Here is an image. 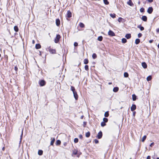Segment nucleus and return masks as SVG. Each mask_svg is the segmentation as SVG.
<instances>
[{
	"label": "nucleus",
	"mask_w": 159,
	"mask_h": 159,
	"mask_svg": "<svg viewBox=\"0 0 159 159\" xmlns=\"http://www.w3.org/2000/svg\"><path fill=\"white\" fill-rule=\"evenodd\" d=\"M60 38H61V36L60 35H59V34L57 35L56 37L54 39L55 43H57L59 42Z\"/></svg>",
	"instance_id": "1"
},
{
	"label": "nucleus",
	"mask_w": 159,
	"mask_h": 159,
	"mask_svg": "<svg viewBox=\"0 0 159 159\" xmlns=\"http://www.w3.org/2000/svg\"><path fill=\"white\" fill-rule=\"evenodd\" d=\"M47 50L49 51V52L52 54H54L56 53V50L55 49H52L50 47H48L47 48Z\"/></svg>",
	"instance_id": "2"
},
{
	"label": "nucleus",
	"mask_w": 159,
	"mask_h": 159,
	"mask_svg": "<svg viewBox=\"0 0 159 159\" xmlns=\"http://www.w3.org/2000/svg\"><path fill=\"white\" fill-rule=\"evenodd\" d=\"M39 84L41 86H43L45 85L46 82L44 80H42L39 81Z\"/></svg>",
	"instance_id": "3"
},
{
	"label": "nucleus",
	"mask_w": 159,
	"mask_h": 159,
	"mask_svg": "<svg viewBox=\"0 0 159 159\" xmlns=\"http://www.w3.org/2000/svg\"><path fill=\"white\" fill-rule=\"evenodd\" d=\"M108 35L111 36H113L115 35V33L111 30H110L108 32Z\"/></svg>",
	"instance_id": "4"
},
{
	"label": "nucleus",
	"mask_w": 159,
	"mask_h": 159,
	"mask_svg": "<svg viewBox=\"0 0 159 159\" xmlns=\"http://www.w3.org/2000/svg\"><path fill=\"white\" fill-rule=\"evenodd\" d=\"M102 131H100L98 133V134L97 135V138L98 139H100L102 137Z\"/></svg>",
	"instance_id": "5"
},
{
	"label": "nucleus",
	"mask_w": 159,
	"mask_h": 159,
	"mask_svg": "<svg viewBox=\"0 0 159 159\" xmlns=\"http://www.w3.org/2000/svg\"><path fill=\"white\" fill-rule=\"evenodd\" d=\"M153 8L152 7H149L148 9L147 12L149 14H151L153 11Z\"/></svg>",
	"instance_id": "6"
},
{
	"label": "nucleus",
	"mask_w": 159,
	"mask_h": 159,
	"mask_svg": "<svg viewBox=\"0 0 159 159\" xmlns=\"http://www.w3.org/2000/svg\"><path fill=\"white\" fill-rule=\"evenodd\" d=\"M131 110L132 111H134L136 109V106L134 104H133L132 106L131 107Z\"/></svg>",
	"instance_id": "7"
},
{
	"label": "nucleus",
	"mask_w": 159,
	"mask_h": 159,
	"mask_svg": "<svg viewBox=\"0 0 159 159\" xmlns=\"http://www.w3.org/2000/svg\"><path fill=\"white\" fill-rule=\"evenodd\" d=\"M56 25L57 26H59L60 24V21L59 19H57L56 21Z\"/></svg>",
	"instance_id": "8"
},
{
	"label": "nucleus",
	"mask_w": 159,
	"mask_h": 159,
	"mask_svg": "<svg viewBox=\"0 0 159 159\" xmlns=\"http://www.w3.org/2000/svg\"><path fill=\"white\" fill-rule=\"evenodd\" d=\"M142 65L144 69H146L147 68V65L146 63L145 62H142Z\"/></svg>",
	"instance_id": "9"
},
{
	"label": "nucleus",
	"mask_w": 159,
	"mask_h": 159,
	"mask_svg": "<svg viewBox=\"0 0 159 159\" xmlns=\"http://www.w3.org/2000/svg\"><path fill=\"white\" fill-rule=\"evenodd\" d=\"M74 97L75 99L76 100L78 99V95L77 94V93L75 92L74 93H73Z\"/></svg>",
	"instance_id": "10"
},
{
	"label": "nucleus",
	"mask_w": 159,
	"mask_h": 159,
	"mask_svg": "<svg viewBox=\"0 0 159 159\" xmlns=\"http://www.w3.org/2000/svg\"><path fill=\"white\" fill-rule=\"evenodd\" d=\"M127 3L128 4L131 6H132L134 5V4L131 0H129V1L127 2Z\"/></svg>",
	"instance_id": "11"
},
{
	"label": "nucleus",
	"mask_w": 159,
	"mask_h": 159,
	"mask_svg": "<svg viewBox=\"0 0 159 159\" xmlns=\"http://www.w3.org/2000/svg\"><path fill=\"white\" fill-rule=\"evenodd\" d=\"M51 142L50 145H53L55 141V139L54 138H51Z\"/></svg>",
	"instance_id": "12"
},
{
	"label": "nucleus",
	"mask_w": 159,
	"mask_h": 159,
	"mask_svg": "<svg viewBox=\"0 0 159 159\" xmlns=\"http://www.w3.org/2000/svg\"><path fill=\"white\" fill-rule=\"evenodd\" d=\"M67 16L68 18H70L71 16V13L69 11H67Z\"/></svg>",
	"instance_id": "13"
},
{
	"label": "nucleus",
	"mask_w": 159,
	"mask_h": 159,
	"mask_svg": "<svg viewBox=\"0 0 159 159\" xmlns=\"http://www.w3.org/2000/svg\"><path fill=\"white\" fill-rule=\"evenodd\" d=\"M142 19L143 21H146L147 20V17L146 16H143L142 17Z\"/></svg>",
	"instance_id": "14"
},
{
	"label": "nucleus",
	"mask_w": 159,
	"mask_h": 159,
	"mask_svg": "<svg viewBox=\"0 0 159 159\" xmlns=\"http://www.w3.org/2000/svg\"><path fill=\"white\" fill-rule=\"evenodd\" d=\"M125 37L127 39H130L131 37V34H127L125 36Z\"/></svg>",
	"instance_id": "15"
},
{
	"label": "nucleus",
	"mask_w": 159,
	"mask_h": 159,
	"mask_svg": "<svg viewBox=\"0 0 159 159\" xmlns=\"http://www.w3.org/2000/svg\"><path fill=\"white\" fill-rule=\"evenodd\" d=\"M119 88L118 87H115L113 89V91L115 92H116L118 91Z\"/></svg>",
	"instance_id": "16"
},
{
	"label": "nucleus",
	"mask_w": 159,
	"mask_h": 159,
	"mask_svg": "<svg viewBox=\"0 0 159 159\" xmlns=\"http://www.w3.org/2000/svg\"><path fill=\"white\" fill-rule=\"evenodd\" d=\"M41 46L40 44H36L35 45V48L37 49H38L40 48Z\"/></svg>",
	"instance_id": "17"
},
{
	"label": "nucleus",
	"mask_w": 159,
	"mask_h": 159,
	"mask_svg": "<svg viewBox=\"0 0 159 159\" xmlns=\"http://www.w3.org/2000/svg\"><path fill=\"white\" fill-rule=\"evenodd\" d=\"M138 28H139L141 30H143L144 29V28L143 27L141 26V25H139L138 26Z\"/></svg>",
	"instance_id": "18"
},
{
	"label": "nucleus",
	"mask_w": 159,
	"mask_h": 159,
	"mask_svg": "<svg viewBox=\"0 0 159 159\" xmlns=\"http://www.w3.org/2000/svg\"><path fill=\"white\" fill-rule=\"evenodd\" d=\"M140 39H137L135 40V43L136 44H138L140 43Z\"/></svg>",
	"instance_id": "19"
},
{
	"label": "nucleus",
	"mask_w": 159,
	"mask_h": 159,
	"mask_svg": "<svg viewBox=\"0 0 159 159\" xmlns=\"http://www.w3.org/2000/svg\"><path fill=\"white\" fill-rule=\"evenodd\" d=\"M43 153V151L42 150H39L38 152V154L39 155H42Z\"/></svg>",
	"instance_id": "20"
},
{
	"label": "nucleus",
	"mask_w": 159,
	"mask_h": 159,
	"mask_svg": "<svg viewBox=\"0 0 159 159\" xmlns=\"http://www.w3.org/2000/svg\"><path fill=\"white\" fill-rule=\"evenodd\" d=\"M132 99H133V101H135L136 100V97L135 95L134 94H133L132 95Z\"/></svg>",
	"instance_id": "21"
},
{
	"label": "nucleus",
	"mask_w": 159,
	"mask_h": 159,
	"mask_svg": "<svg viewBox=\"0 0 159 159\" xmlns=\"http://www.w3.org/2000/svg\"><path fill=\"white\" fill-rule=\"evenodd\" d=\"M102 39H103V38H102V36H100L98 37L97 39L98 41H101L102 40Z\"/></svg>",
	"instance_id": "22"
},
{
	"label": "nucleus",
	"mask_w": 159,
	"mask_h": 159,
	"mask_svg": "<svg viewBox=\"0 0 159 159\" xmlns=\"http://www.w3.org/2000/svg\"><path fill=\"white\" fill-rule=\"evenodd\" d=\"M14 30L16 32H18V27L16 26H15L14 27Z\"/></svg>",
	"instance_id": "23"
},
{
	"label": "nucleus",
	"mask_w": 159,
	"mask_h": 159,
	"mask_svg": "<svg viewBox=\"0 0 159 159\" xmlns=\"http://www.w3.org/2000/svg\"><path fill=\"white\" fill-rule=\"evenodd\" d=\"M61 143V142L60 140H58L56 141V145H59Z\"/></svg>",
	"instance_id": "24"
},
{
	"label": "nucleus",
	"mask_w": 159,
	"mask_h": 159,
	"mask_svg": "<svg viewBox=\"0 0 159 159\" xmlns=\"http://www.w3.org/2000/svg\"><path fill=\"white\" fill-rule=\"evenodd\" d=\"M90 133L89 132H87L86 133L85 136L86 137L88 138L90 136Z\"/></svg>",
	"instance_id": "25"
},
{
	"label": "nucleus",
	"mask_w": 159,
	"mask_h": 159,
	"mask_svg": "<svg viewBox=\"0 0 159 159\" xmlns=\"http://www.w3.org/2000/svg\"><path fill=\"white\" fill-rule=\"evenodd\" d=\"M152 79V76L151 75L149 76L147 78V80L148 81Z\"/></svg>",
	"instance_id": "26"
},
{
	"label": "nucleus",
	"mask_w": 159,
	"mask_h": 159,
	"mask_svg": "<svg viewBox=\"0 0 159 159\" xmlns=\"http://www.w3.org/2000/svg\"><path fill=\"white\" fill-rule=\"evenodd\" d=\"M127 40L125 38H123L122 39V42L123 43H125L126 42Z\"/></svg>",
	"instance_id": "27"
},
{
	"label": "nucleus",
	"mask_w": 159,
	"mask_h": 159,
	"mask_svg": "<svg viewBox=\"0 0 159 159\" xmlns=\"http://www.w3.org/2000/svg\"><path fill=\"white\" fill-rule=\"evenodd\" d=\"M71 90L73 92V93H74L75 92V88L73 86L71 87Z\"/></svg>",
	"instance_id": "28"
},
{
	"label": "nucleus",
	"mask_w": 159,
	"mask_h": 159,
	"mask_svg": "<svg viewBox=\"0 0 159 159\" xmlns=\"http://www.w3.org/2000/svg\"><path fill=\"white\" fill-rule=\"evenodd\" d=\"M104 3L106 5L109 4V2L107 1V0H103Z\"/></svg>",
	"instance_id": "29"
},
{
	"label": "nucleus",
	"mask_w": 159,
	"mask_h": 159,
	"mask_svg": "<svg viewBox=\"0 0 159 159\" xmlns=\"http://www.w3.org/2000/svg\"><path fill=\"white\" fill-rule=\"evenodd\" d=\"M79 25L80 27L81 28H83L84 27V25L82 23H80Z\"/></svg>",
	"instance_id": "30"
},
{
	"label": "nucleus",
	"mask_w": 159,
	"mask_h": 159,
	"mask_svg": "<svg viewBox=\"0 0 159 159\" xmlns=\"http://www.w3.org/2000/svg\"><path fill=\"white\" fill-rule=\"evenodd\" d=\"M92 57L93 59H95L97 57V55L95 53H93L92 55Z\"/></svg>",
	"instance_id": "31"
},
{
	"label": "nucleus",
	"mask_w": 159,
	"mask_h": 159,
	"mask_svg": "<svg viewBox=\"0 0 159 159\" xmlns=\"http://www.w3.org/2000/svg\"><path fill=\"white\" fill-rule=\"evenodd\" d=\"M110 16L113 18H114L116 17V15L115 14H110Z\"/></svg>",
	"instance_id": "32"
},
{
	"label": "nucleus",
	"mask_w": 159,
	"mask_h": 159,
	"mask_svg": "<svg viewBox=\"0 0 159 159\" xmlns=\"http://www.w3.org/2000/svg\"><path fill=\"white\" fill-rule=\"evenodd\" d=\"M104 116L106 117H107L109 116V113L108 111L106 112L104 114Z\"/></svg>",
	"instance_id": "33"
},
{
	"label": "nucleus",
	"mask_w": 159,
	"mask_h": 159,
	"mask_svg": "<svg viewBox=\"0 0 159 159\" xmlns=\"http://www.w3.org/2000/svg\"><path fill=\"white\" fill-rule=\"evenodd\" d=\"M129 75L127 72H125L124 73V76L125 77H128Z\"/></svg>",
	"instance_id": "34"
},
{
	"label": "nucleus",
	"mask_w": 159,
	"mask_h": 159,
	"mask_svg": "<svg viewBox=\"0 0 159 159\" xmlns=\"http://www.w3.org/2000/svg\"><path fill=\"white\" fill-rule=\"evenodd\" d=\"M146 135H144L143 137V138H142V141L143 142H144V141H145V139H146Z\"/></svg>",
	"instance_id": "35"
},
{
	"label": "nucleus",
	"mask_w": 159,
	"mask_h": 159,
	"mask_svg": "<svg viewBox=\"0 0 159 159\" xmlns=\"http://www.w3.org/2000/svg\"><path fill=\"white\" fill-rule=\"evenodd\" d=\"M88 63V61L87 59H85L84 60V63L85 64H86Z\"/></svg>",
	"instance_id": "36"
},
{
	"label": "nucleus",
	"mask_w": 159,
	"mask_h": 159,
	"mask_svg": "<svg viewBox=\"0 0 159 159\" xmlns=\"http://www.w3.org/2000/svg\"><path fill=\"white\" fill-rule=\"evenodd\" d=\"M106 125V124L105 122L103 121L101 123V126L103 127Z\"/></svg>",
	"instance_id": "37"
},
{
	"label": "nucleus",
	"mask_w": 159,
	"mask_h": 159,
	"mask_svg": "<svg viewBox=\"0 0 159 159\" xmlns=\"http://www.w3.org/2000/svg\"><path fill=\"white\" fill-rule=\"evenodd\" d=\"M78 142V138H75L74 139V142L75 143H77Z\"/></svg>",
	"instance_id": "38"
},
{
	"label": "nucleus",
	"mask_w": 159,
	"mask_h": 159,
	"mask_svg": "<svg viewBox=\"0 0 159 159\" xmlns=\"http://www.w3.org/2000/svg\"><path fill=\"white\" fill-rule=\"evenodd\" d=\"M77 151L76 150H75L73 151V154H74L75 155H76L77 154Z\"/></svg>",
	"instance_id": "39"
},
{
	"label": "nucleus",
	"mask_w": 159,
	"mask_h": 159,
	"mask_svg": "<svg viewBox=\"0 0 159 159\" xmlns=\"http://www.w3.org/2000/svg\"><path fill=\"white\" fill-rule=\"evenodd\" d=\"M122 20H123V19L122 18L119 17V18L118 19V21L119 22H120L122 21Z\"/></svg>",
	"instance_id": "40"
},
{
	"label": "nucleus",
	"mask_w": 159,
	"mask_h": 159,
	"mask_svg": "<svg viewBox=\"0 0 159 159\" xmlns=\"http://www.w3.org/2000/svg\"><path fill=\"white\" fill-rule=\"evenodd\" d=\"M103 122H107L108 121V119L107 118H104L103 119Z\"/></svg>",
	"instance_id": "41"
},
{
	"label": "nucleus",
	"mask_w": 159,
	"mask_h": 159,
	"mask_svg": "<svg viewBox=\"0 0 159 159\" xmlns=\"http://www.w3.org/2000/svg\"><path fill=\"white\" fill-rule=\"evenodd\" d=\"M85 69L86 70H89V66L88 65H85L84 67Z\"/></svg>",
	"instance_id": "42"
},
{
	"label": "nucleus",
	"mask_w": 159,
	"mask_h": 159,
	"mask_svg": "<svg viewBox=\"0 0 159 159\" xmlns=\"http://www.w3.org/2000/svg\"><path fill=\"white\" fill-rule=\"evenodd\" d=\"M140 11L141 12H143L144 11V9L143 8H140Z\"/></svg>",
	"instance_id": "43"
},
{
	"label": "nucleus",
	"mask_w": 159,
	"mask_h": 159,
	"mask_svg": "<svg viewBox=\"0 0 159 159\" xmlns=\"http://www.w3.org/2000/svg\"><path fill=\"white\" fill-rule=\"evenodd\" d=\"M142 36V34L141 33H139L138 34V37L139 38H140L141 37V36Z\"/></svg>",
	"instance_id": "44"
},
{
	"label": "nucleus",
	"mask_w": 159,
	"mask_h": 159,
	"mask_svg": "<svg viewBox=\"0 0 159 159\" xmlns=\"http://www.w3.org/2000/svg\"><path fill=\"white\" fill-rule=\"evenodd\" d=\"M94 141L95 143H97L98 142V141L97 139H94Z\"/></svg>",
	"instance_id": "45"
},
{
	"label": "nucleus",
	"mask_w": 159,
	"mask_h": 159,
	"mask_svg": "<svg viewBox=\"0 0 159 159\" xmlns=\"http://www.w3.org/2000/svg\"><path fill=\"white\" fill-rule=\"evenodd\" d=\"M154 145V143H151V144H150V146L151 147H152Z\"/></svg>",
	"instance_id": "46"
},
{
	"label": "nucleus",
	"mask_w": 159,
	"mask_h": 159,
	"mask_svg": "<svg viewBox=\"0 0 159 159\" xmlns=\"http://www.w3.org/2000/svg\"><path fill=\"white\" fill-rule=\"evenodd\" d=\"M74 45L75 47L77 46L78 45V43L76 42H75L74 43Z\"/></svg>",
	"instance_id": "47"
},
{
	"label": "nucleus",
	"mask_w": 159,
	"mask_h": 159,
	"mask_svg": "<svg viewBox=\"0 0 159 159\" xmlns=\"http://www.w3.org/2000/svg\"><path fill=\"white\" fill-rule=\"evenodd\" d=\"M23 130H22V131L21 134V136H20V141L21 140L22 136V135H23Z\"/></svg>",
	"instance_id": "48"
},
{
	"label": "nucleus",
	"mask_w": 159,
	"mask_h": 159,
	"mask_svg": "<svg viewBox=\"0 0 159 159\" xmlns=\"http://www.w3.org/2000/svg\"><path fill=\"white\" fill-rule=\"evenodd\" d=\"M79 138L80 139H82L83 138L82 135H79Z\"/></svg>",
	"instance_id": "49"
},
{
	"label": "nucleus",
	"mask_w": 159,
	"mask_h": 159,
	"mask_svg": "<svg viewBox=\"0 0 159 159\" xmlns=\"http://www.w3.org/2000/svg\"><path fill=\"white\" fill-rule=\"evenodd\" d=\"M14 69L16 71H17L18 70V68L17 67L15 66V67Z\"/></svg>",
	"instance_id": "50"
},
{
	"label": "nucleus",
	"mask_w": 159,
	"mask_h": 159,
	"mask_svg": "<svg viewBox=\"0 0 159 159\" xmlns=\"http://www.w3.org/2000/svg\"><path fill=\"white\" fill-rule=\"evenodd\" d=\"M156 32L157 33H158L159 32V28H157L156 29Z\"/></svg>",
	"instance_id": "51"
},
{
	"label": "nucleus",
	"mask_w": 159,
	"mask_h": 159,
	"mask_svg": "<svg viewBox=\"0 0 159 159\" xmlns=\"http://www.w3.org/2000/svg\"><path fill=\"white\" fill-rule=\"evenodd\" d=\"M147 159H150V156H148L147 157Z\"/></svg>",
	"instance_id": "52"
},
{
	"label": "nucleus",
	"mask_w": 159,
	"mask_h": 159,
	"mask_svg": "<svg viewBox=\"0 0 159 159\" xmlns=\"http://www.w3.org/2000/svg\"><path fill=\"white\" fill-rule=\"evenodd\" d=\"M153 42V40H150L149 41V42L150 43H152Z\"/></svg>",
	"instance_id": "53"
},
{
	"label": "nucleus",
	"mask_w": 159,
	"mask_h": 159,
	"mask_svg": "<svg viewBox=\"0 0 159 159\" xmlns=\"http://www.w3.org/2000/svg\"><path fill=\"white\" fill-rule=\"evenodd\" d=\"M112 84V83H108V84L110 85V84Z\"/></svg>",
	"instance_id": "54"
},
{
	"label": "nucleus",
	"mask_w": 159,
	"mask_h": 159,
	"mask_svg": "<svg viewBox=\"0 0 159 159\" xmlns=\"http://www.w3.org/2000/svg\"><path fill=\"white\" fill-rule=\"evenodd\" d=\"M83 116H82L81 117V119H83Z\"/></svg>",
	"instance_id": "55"
},
{
	"label": "nucleus",
	"mask_w": 159,
	"mask_h": 159,
	"mask_svg": "<svg viewBox=\"0 0 159 159\" xmlns=\"http://www.w3.org/2000/svg\"><path fill=\"white\" fill-rule=\"evenodd\" d=\"M158 48H159V43L157 45Z\"/></svg>",
	"instance_id": "56"
},
{
	"label": "nucleus",
	"mask_w": 159,
	"mask_h": 159,
	"mask_svg": "<svg viewBox=\"0 0 159 159\" xmlns=\"http://www.w3.org/2000/svg\"><path fill=\"white\" fill-rule=\"evenodd\" d=\"M34 40H33V43H34Z\"/></svg>",
	"instance_id": "57"
},
{
	"label": "nucleus",
	"mask_w": 159,
	"mask_h": 159,
	"mask_svg": "<svg viewBox=\"0 0 159 159\" xmlns=\"http://www.w3.org/2000/svg\"><path fill=\"white\" fill-rule=\"evenodd\" d=\"M157 159H159V157H157Z\"/></svg>",
	"instance_id": "58"
},
{
	"label": "nucleus",
	"mask_w": 159,
	"mask_h": 159,
	"mask_svg": "<svg viewBox=\"0 0 159 159\" xmlns=\"http://www.w3.org/2000/svg\"><path fill=\"white\" fill-rule=\"evenodd\" d=\"M4 148H2L3 150L4 149Z\"/></svg>",
	"instance_id": "59"
}]
</instances>
